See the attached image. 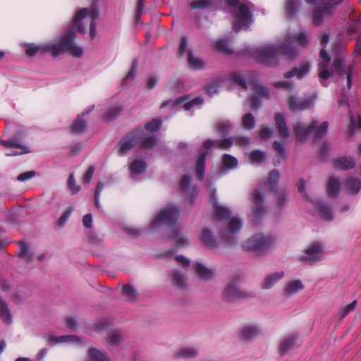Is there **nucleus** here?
<instances>
[{"mask_svg": "<svg viewBox=\"0 0 361 361\" xmlns=\"http://www.w3.org/2000/svg\"><path fill=\"white\" fill-rule=\"evenodd\" d=\"M89 13L88 8L80 10L75 15L73 26L61 38L58 43H48L41 46L29 45L26 49V54L30 56H35L37 52H51L54 57H57L64 52H69L74 57H80L83 54L82 49L74 43L76 30L83 32L85 29L82 26V20L86 18Z\"/></svg>", "mask_w": 361, "mask_h": 361, "instance_id": "f257e3e1", "label": "nucleus"}, {"mask_svg": "<svg viewBox=\"0 0 361 361\" xmlns=\"http://www.w3.org/2000/svg\"><path fill=\"white\" fill-rule=\"evenodd\" d=\"M296 42L298 45L305 47L309 43L307 34L305 32L295 34L286 39L282 45L276 47L274 45H269L257 51V59L261 63L268 66H276L279 63V55L288 59H294L297 56V49L294 45Z\"/></svg>", "mask_w": 361, "mask_h": 361, "instance_id": "f03ea898", "label": "nucleus"}, {"mask_svg": "<svg viewBox=\"0 0 361 361\" xmlns=\"http://www.w3.org/2000/svg\"><path fill=\"white\" fill-rule=\"evenodd\" d=\"M180 208L175 205H169L163 208L157 214V217L151 222L149 228L154 231L162 224H167L171 226V233L169 238L174 239L178 237L179 230L174 226L179 217Z\"/></svg>", "mask_w": 361, "mask_h": 361, "instance_id": "7ed1b4c3", "label": "nucleus"}, {"mask_svg": "<svg viewBox=\"0 0 361 361\" xmlns=\"http://www.w3.org/2000/svg\"><path fill=\"white\" fill-rule=\"evenodd\" d=\"M230 8H236L237 10L233 12L234 19L232 27L234 32H239L243 27L249 26L252 18L251 7L253 4L249 1L240 3V0H225Z\"/></svg>", "mask_w": 361, "mask_h": 361, "instance_id": "20e7f679", "label": "nucleus"}, {"mask_svg": "<svg viewBox=\"0 0 361 361\" xmlns=\"http://www.w3.org/2000/svg\"><path fill=\"white\" fill-rule=\"evenodd\" d=\"M293 128L297 142L305 140L309 135H314L315 139L321 140L327 133L329 123L324 121L318 126V121L314 120L307 126L296 123Z\"/></svg>", "mask_w": 361, "mask_h": 361, "instance_id": "39448f33", "label": "nucleus"}, {"mask_svg": "<svg viewBox=\"0 0 361 361\" xmlns=\"http://www.w3.org/2000/svg\"><path fill=\"white\" fill-rule=\"evenodd\" d=\"M240 282L241 279L240 277H235L228 281L222 293L224 301L231 302L234 300L245 298L248 296L247 293L240 289Z\"/></svg>", "mask_w": 361, "mask_h": 361, "instance_id": "423d86ee", "label": "nucleus"}, {"mask_svg": "<svg viewBox=\"0 0 361 361\" xmlns=\"http://www.w3.org/2000/svg\"><path fill=\"white\" fill-rule=\"evenodd\" d=\"M111 321L109 319H102L92 327V330L98 333L109 331L106 336V341L110 345H116L121 343L122 336L118 330H111Z\"/></svg>", "mask_w": 361, "mask_h": 361, "instance_id": "0eeeda50", "label": "nucleus"}, {"mask_svg": "<svg viewBox=\"0 0 361 361\" xmlns=\"http://www.w3.org/2000/svg\"><path fill=\"white\" fill-rule=\"evenodd\" d=\"M274 239L262 234L256 235L244 243L243 247L247 251L261 252L269 248Z\"/></svg>", "mask_w": 361, "mask_h": 361, "instance_id": "6e6552de", "label": "nucleus"}, {"mask_svg": "<svg viewBox=\"0 0 361 361\" xmlns=\"http://www.w3.org/2000/svg\"><path fill=\"white\" fill-rule=\"evenodd\" d=\"M324 247L322 243L316 242L310 245L300 257V261L303 263L312 264L321 261L323 256Z\"/></svg>", "mask_w": 361, "mask_h": 361, "instance_id": "1a4fd4ad", "label": "nucleus"}, {"mask_svg": "<svg viewBox=\"0 0 361 361\" xmlns=\"http://www.w3.org/2000/svg\"><path fill=\"white\" fill-rule=\"evenodd\" d=\"M242 221L238 217L230 218L228 228L221 230L220 235L227 245H231L235 243L234 234L237 233L242 228Z\"/></svg>", "mask_w": 361, "mask_h": 361, "instance_id": "9d476101", "label": "nucleus"}, {"mask_svg": "<svg viewBox=\"0 0 361 361\" xmlns=\"http://www.w3.org/2000/svg\"><path fill=\"white\" fill-rule=\"evenodd\" d=\"M315 99V96L300 99L294 95H290L287 97V105L292 111H304L311 108Z\"/></svg>", "mask_w": 361, "mask_h": 361, "instance_id": "9b49d317", "label": "nucleus"}, {"mask_svg": "<svg viewBox=\"0 0 361 361\" xmlns=\"http://www.w3.org/2000/svg\"><path fill=\"white\" fill-rule=\"evenodd\" d=\"M135 132H136L137 143L140 149H149L154 146L157 142L154 135L145 133V130L141 127L135 129Z\"/></svg>", "mask_w": 361, "mask_h": 361, "instance_id": "f8f14e48", "label": "nucleus"}, {"mask_svg": "<svg viewBox=\"0 0 361 361\" xmlns=\"http://www.w3.org/2000/svg\"><path fill=\"white\" fill-rule=\"evenodd\" d=\"M137 145L136 132L133 130L126 134L118 142V154L123 155Z\"/></svg>", "mask_w": 361, "mask_h": 361, "instance_id": "ddd939ff", "label": "nucleus"}, {"mask_svg": "<svg viewBox=\"0 0 361 361\" xmlns=\"http://www.w3.org/2000/svg\"><path fill=\"white\" fill-rule=\"evenodd\" d=\"M252 201L254 207L252 208V216L255 221H257L265 213L264 207V195L261 191L256 190L252 193Z\"/></svg>", "mask_w": 361, "mask_h": 361, "instance_id": "4468645a", "label": "nucleus"}, {"mask_svg": "<svg viewBox=\"0 0 361 361\" xmlns=\"http://www.w3.org/2000/svg\"><path fill=\"white\" fill-rule=\"evenodd\" d=\"M48 341L54 344H59L63 343H73L77 347H83L86 342L80 336L76 335H64L58 337L49 335Z\"/></svg>", "mask_w": 361, "mask_h": 361, "instance_id": "2eb2a0df", "label": "nucleus"}, {"mask_svg": "<svg viewBox=\"0 0 361 361\" xmlns=\"http://www.w3.org/2000/svg\"><path fill=\"white\" fill-rule=\"evenodd\" d=\"M334 11V8L330 4H325L322 7L316 8L312 14L313 23L314 26H319L326 16H331Z\"/></svg>", "mask_w": 361, "mask_h": 361, "instance_id": "dca6fc26", "label": "nucleus"}, {"mask_svg": "<svg viewBox=\"0 0 361 361\" xmlns=\"http://www.w3.org/2000/svg\"><path fill=\"white\" fill-rule=\"evenodd\" d=\"M333 69L339 75H347V85L348 89H350L352 87V74L353 71V65H350L348 68H345L343 66V61L341 59L338 58L334 59L332 63Z\"/></svg>", "mask_w": 361, "mask_h": 361, "instance_id": "f3484780", "label": "nucleus"}, {"mask_svg": "<svg viewBox=\"0 0 361 361\" xmlns=\"http://www.w3.org/2000/svg\"><path fill=\"white\" fill-rule=\"evenodd\" d=\"M215 191H212L210 194L211 200L214 208V217L216 220L224 221L229 219L231 216V212L226 207L220 206L215 200Z\"/></svg>", "mask_w": 361, "mask_h": 361, "instance_id": "a211bd4d", "label": "nucleus"}, {"mask_svg": "<svg viewBox=\"0 0 361 361\" xmlns=\"http://www.w3.org/2000/svg\"><path fill=\"white\" fill-rule=\"evenodd\" d=\"M233 143L234 140L233 137H228L224 140H217L216 142L208 139L204 142L203 147L205 149H209L214 145H216V147L219 149H229Z\"/></svg>", "mask_w": 361, "mask_h": 361, "instance_id": "6ab92c4d", "label": "nucleus"}, {"mask_svg": "<svg viewBox=\"0 0 361 361\" xmlns=\"http://www.w3.org/2000/svg\"><path fill=\"white\" fill-rule=\"evenodd\" d=\"M200 240L204 246L210 250H214L218 247V243L212 231L208 228H204L202 231Z\"/></svg>", "mask_w": 361, "mask_h": 361, "instance_id": "aec40b11", "label": "nucleus"}, {"mask_svg": "<svg viewBox=\"0 0 361 361\" xmlns=\"http://www.w3.org/2000/svg\"><path fill=\"white\" fill-rule=\"evenodd\" d=\"M310 69V66L307 63H304L298 67L293 68L291 71L284 73L285 78H291L296 77L298 79L302 78L308 73Z\"/></svg>", "mask_w": 361, "mask_h": 361, "instance_id": "412c9836", "label": "nucleus"}, {"mask_svg": "<svg viewBox=\"0 0 361 361\" xmlns=\"http://www.w3.org/2000/svg\"><path fill=\"white\" fill-rule=\"evenodd\" d=\"M355 166V161L350 157H341L334 160V167L338 170L346 171Z\"/></svg>", "mask_w": 361, "mask_h": 361, "instance_id": "4be33fe9", "label": "nucleus"}, {"mask_svg": "<svg viewBox=\"0 0 361 361\" xmlns=\"http://www.w3.org/2000/svg\"><path fill=\"white\" fill-rule=\"evenodd\" d=\"M274 120L279 135L283 138L290 137V131L282 114H275Z\"/></svg>", "mask_w": 361, "mask_h": 361, "instance_id": "5701e85b", "label": "nucleus"}, {"mask_svg": "<svg viewBox=\"0 0 361 361\" xmlns=\"http://www.w3.org/2000/svg\"><path fill=\"white\" fill-rule=\"evenodd\" d=\"M300 0H286L285 3V13L287 18L293 20L296 18L300 8Z\"/></svg>", "mask_w": 361, "mask_h": 361, "instance_id": "b1692460", "label": "nucleus"}, {"mask_svg": "<svg viewBox=\"0 0 361 361\" xmlns=\"http://www.w3.org/2000/svg\"><path fill=\"white\" fill-rule=\"evenodd\" d=\"M341 181L334 176H331L326 185V192L330 197H336L341 191Z\"/></svg>", "mask_w": 361, "mask_h": 361, "instance_id": "393cba45", "label": "nucleus"}, {"mask_svg": "<svg viewBox=\"0 0 361 361\" xmlns=\"http://www.w3.org/2000/svg\"><path fill=\"white\" fill-rule=\"evenodd\" d=\"M208 152L207 151H202L200 152L196 161V176L199 180H202L204 176L205 162L206 157Z\"/></svg>", "mask_w": 361, "mask_h": 361, "instance_id": "a878e982", "label": "nucleus"}, {"mask_svg": "<svg viewBox=\"0 0 361 361\" xmlns=\"http://www.w3.org/2000/svg\"><path fill=\"white\" fill-rule=\"evenodd\" d=\"M296 339V336L290 335L282 340L279 348V353L280 356H284L289 352L294 345Z\"/></svg>", "mask_w": 361, "mask_h": 361, "instance_id": "bb28decb", "label": "nucleus"}, {"mask_svg": "<svg viewBox=\"0 0 361 361\" xmlns=\"http://www.w3.org/2000/svg\"><path fill=\"white\" fill-rule=\"evenodd\" d=\"M89 114V110H86L81 115H79L78 118L74 121L72 126V131L74 133H81L85 130H86L87 127V121L84 120L82 118L84 116L87 115Z\"/></svg>", "mask_w": 361, "mask_h": 361, "instance_id": "cd10ccee", "label": "nucleus"}, {"mask_svg": "<svg viewBox=\"0 0 361 361\" xmlns=\"http://www.w3.org/2000/svg\"><path fill=\"white\" fill-rule=\"evenodd\" d=\"M18 245L20 247L18 257L27 263L31 262L33 260V253L28 245L23 241L18 242Z\"/></svg>", "mask_w": 361, "mask_h": 361, "instance_id": "c85d7f7f", "label": "nucleus"}, {"mask_svg": "<svg viewBox=\"0 0 361 361\" xmlns=\"http://www.w3.org/2000/svg\"><path fill=\"white\" fill-rule=\"evenodd\" d=\"M345 188L348 192L356 195L361 189V180L359 178L350 177L346 180Z\"/></svg>", "mask_w": 361, "mask_h": 361, "instance_id": "c756f323", "label": "nucleus"}, {"mask_svg": "<svg viewBox=\"0 0 361 361\" xmlns=\"http://www.w3.org/2000/svg\"><path fill=\"white\" fill-rule=\"evenodd\" d=\"M284 276L283 271H278L267 276L262 285L263 289H269L280 279Z\"/></svg>", "mask_w": 361, "mask_h": 361, "instance_id": "7c9ffc66", "label": "nucleus"}, {"mask_svg": "<svg viewBox=\"0 0 361 361\" xmlns=\"http://www.w3.org/2000/svg\"><path fill=\"white\" fill-rule=\"evenodd\" d=\"M196 274L197 276L204 280H209L214 276V271L207 268L201 263L196 264Z\"/></svg>", "mask_w": 361, "mask_h": 361, "instance_id": "2f4dec72", "label": "nucleus"}, {"mask_svg": "<svg viewBox=\"0 0 361 361\" xmlns=\"http://www.w3.org/2000/svg\"><path fill=\"white\" fill-rule=\"evenodd\" d=\"M316 207H317L323 219L325 221H331L333 219V213L326 203L324 202H317L316 203Z\"/></svg>", "mask_w": 361, "mask_h": 361, "instance_id": "473e14b6", "label": "nucleus"}, {"mask_svg": "<svg viewBox=\"0 0 361 361\" xmlns=\"http://www.w3.org/2000/svg\"><path fill=\"white\" fill-rule=\"evenodd\" d=\"M0 317L6 324H11L13 321L11 311L4 300L0 299Z\"/></svg>", "mask_w": 361, "mask_h": 361, "instance_id": "72a5a7b5", "label": "nucleus"}, {"mask_svg": "<svg viewBox=\"0 0 361 361\" xmlns=\"http://www.w3.org/2000/svg\"><path fill=\"white\" fill-rule=\"evenodd\" d=\"M260 334V329L255 325L245 326L241 331L243 339L249 340Z\"/></svg>", "mask_w": 361, "mask_h": 361, "instance_id": "f704fd0d", "label": "nucleus"}, {"mask_svg": "<svg viewBox=\"0 0 361 361\" xmlns=\"http://www.w3.org/2000/svg\"><path fill=\"white\" fill-rule=\"evenodd\" d=\"M187 61L190 68L192 70H201L204 67V61L199 58H195L190 50L188 51Z\"/></svg>", "mask_w": 361, "mask_h": 361, "instance_id": "c9c22d12", "label": "nucleus"}, {"mask_svg": "<svg viewBox=\"0 0 361 361\" xmlns=\"http://www.w3.org/2000/svg\"><path fill=\"white\" fill-rule=\"evenodd\" d=\"M252 90L262 98L269 99L270 93L269 89L261 85L257 80H253L250 82Z\"/></svg>", "mask_w": 361, "mask_h": 361, "instance_id": "e433bc0d", "label": "nucleus"}, {"mask_svg": "<svg viewBox=\"0 0 361 361\" xmlns=\"http://www.w3.org/2000/svg\"><path fill=\"white\" fill-rule=\"evenodd\" d=\"M304 288L302 282L300 280H293L288 282L284 289L286 295H294L299 290H302Z\"/></svg>", "mask_w": 361, "mask_h": 361, "instance_id": "4c0bfd02", "label": "nucleus"}, {"mask_svg": "<svg viewBox=\"0 0 361 361\" xmlns=\"http://www.w3.org/2000/svg\"><path fill=\"white\" fill-rule=\"evenodd\" d=\"M280 178L279 172L274 169L269 173L267 185L269 188L270 191H276Z\"/></svg>", "mask_w": 361, "mask_h": 361, "instance_id": "58836bf2", "label": "nucleus"}, {"mask_svg": "<svg viewBox=\"0 0 361 361\" xmlns=\"http://www.w3.org/2000/svg\"><path fill=\"white\" fill-rule=\"evenodd\" d=\"M123 106L121 105H116L110 107L104 114V118L106 121L114 120L122 111Z\"/></svg>", "mask_w": 361, "mask_h": 361, "instance_id": "ea45409f", "label": "nucleus"}, {"mask_svg": "<svg viewBox=\"0 0 361 361\" xmlns=\"http://www.w3.org/2000/svg\"><path fill=\"white\" fill-rule=\"evenodd\" d=\"M147 169L145 161L142 159H135L130 164V170L133 174H139L144 172Z\"/></svg>", "mask_w": 361, "mask_h": 361, "instance_id": "a19ab883", "label": "nucleus"}, {"mask_svg": "<svg viewBox=\"0 0 361 361\" xmlns=\"http://www.w3.org/2000/svg\"><path fill=\"white\" fill-rule=\"evenodd\" d=\"M229 79L243 89L246 90L247 87V82L245 76L241 72H233L229 75Z\"/></svg>", "mask_w": 361, "mask_h": 361, "instance_id": "79ce46f5", "label": "nucleus"}, {"mask_svg": "<svg viewBox=\"0 0 361 361\" xmlns=\"http://www.w3.org/2000/svg\"><path fill=\"white\" fill-rule=\"evenodd\" d=\"M122 294L128 301L133 302L136 300L137 294L131 285L126 284L122 288Z\"/></svg>", "mask_w": 361, "mask_h": 361, "instance_id": "37998d69", "label": "nucleus"}, {"mask_svg": "<svg viewBox=\"0 0 361 361\" xmlns=\"http://www.w3.org/2000/svg\"><path fill=\"white\" fill-rule=\"evenodd\" d=\"M99 0H92V39L96 35V25L93 20L99 17V11L97 8V4Z\"/></svg>", "mask_w": 361, "mask_h": 361, "instance_id": "c03bdc74", "label": "nucleus"}, {"mask_svg": "<svg viewBox=\"0 0 361 361\" xmlns=\"http://www.w3.org/2000/svg\"><path fill=\"white\" fill-rule=\"evenodd\" d=\"M232 128V125L228 121H219L216 123V130L221 135L228 134Z\"/></svg>", "mask_w": 361, "mask_h": 361, "instance_id": "a18cd8bd", "label": "nucleus"}, {"mask_svg": "<svg viewBox=\"0 0 361 361\" xmlns=\"http://www.w3.org/2000/svg\"><path fill=\"white\" fill-rule=\"evenodd\" d=\"M173 283L180 290L186 288L185 278L178 271H174L173 273Z\"/></svg>", "mask_w": 361, "mask_h": 361, "instance_id": "49530a36", "label": "nucleus"}, {"mask_svg": "<svg viewBox=\"0 0 361 361\" xmlns=\"http://www.w3.org/2000/svg\"><path fill=\"white\" fill-rule=\"evenodd\" d=\"M356 129H361V117L360 116H358L357 118H350L348 129V133L349 136L352 137L354 135Z\"/></svg>", "mask_w": 361, "mask_h": 361, "instance_id": "de8ad7c7", "label": "nucleus"}, {"mask_svg": "<svg viewBox=\"0 0 361 361\" xmlns=\"http://www.w3.org/2000/svg\"><path fill=\"white\" fill-rule=\"evenodd\" d=\"M198 354V351L195 349L194 348H191V347H185V348H181L178 354H177V357H181V358H190V357H196Z\"/></svg>", "mask_w": 361, "mask_h": 361, "instance_id": "09e8293b", "label": "nucleus"}, {"mask_svg": "<svg viewBox=\"0 0 361 361\" xmlns=\"http://www.w3.org/2000/svg\"><path fill=\"white\" fill-rule=\"evenodd\" d=\"M214 1L212 0H194L190 4L192 9H203L213 6Z\"/></svg>", "mask_w": 361, "mask_h": 361, "instance_id": "8fccbe9b", "label": "nucleus"}, {"mask_svg": "<svg viewBox=\"0 0 361 361\" xmlns=\"http://www.w3.org/2000/svg\"><path fill=\"white\" fill-rule=\"evenodd\" d=\"M223 165L227 169H233L238 165V161L235 157L232 155L225 154L222 157Z\"/></svg>", "mask_w": 361, "mask_h": 361, "instance_id": "3c124183", "label": "nucleus"}, {"mask_svg": "<svg viewBox=\"0 0 361 361\" xmlns=\"http://www.w3.org/2000/svg\"><path fill=\"white\" fill-rule=\"evenodd\" d=\"M243 126L246 130H252L255 125V121L253 115L251 113H247L243 117Z\"/></svg>", "mask_w": 361, "mask_h": 361, "instance_id": "603ef678", "label": "nucleus"}, {"mask_svg": "<svg viewBox=\"0 0 361 361\" xmlns=\"http://www.w3.org/2000/svg\"><path fill=\"white\" fill-rule=\"evenodd\" d=\"M92 361H109V358L104 352L92 348Z\"/></svg>", "mask_w": 361, "mask_h": 361, "instance_id": "864d4df0", "label": "nucleus"}, {"mask_svg": "<svg viewBox=\"0 0 361 361\" xmlns=\"http://www.w3.org/2000/svg\"><path fill=\"white\" fill-rule=\"evenodd\" d=\"M214 49L221 53L231 54L233 51L228 47L225 40H218L215 42Z\"/></svg>", "mask_w": 361, "mask_h": 361, "instance_id": "5fc2aeb1", "label": "nucleus"}, {"mask_svg": "<svg viewBox=\"0 0 361 361\" xmlns=\"http://www.w3.org/2000/svg\"><path fill=\"white\" fill-rule=\"evenodd\" d=\"M357 305V301L354 300L347 306L341 308L338 312V316L341 320L344 319L350 312L355 310Z\"/></svg>", "mask_w": 361, "mask_h": 361, "instance_id": "6e6d98bb", "label": "nucleus"}, {"mask_svg": "<svg viewBox=\"0 0 361 361\" xmlns=\"http://www.w3.org/2000/svg\"><path fill=\"white\" fill-rule=\"evenodd\" d=\"M74 208L73 207H69L67 208L61 214L60 218L58 220V226L59 228H62L65 226L68 219L71 216V214L73 212Z\"/></svg>", "mask_w": 361, "mask_h": 361, "instance_id": "4d7b16f0", "label": "nucleus"}, {"mask_svg": "<svg viewBox=\"0 0 361 361\" xmlns=\"http://www.w3.org/2000/svg\"><path fill=\"white\" fill-rule=\"evenodd\" d=\"M266 154L261 150H253L250 152V159L252 162L260 163L265 159Z\"/></svg>", "mask_w": 361, "mask_h": 361, "instance_id": "13d9d810", "label": "nucleus"}, {"mask_svg": "<svg viewBox=\"0 0 361 361\" xmlns=\"http://www.w3.org/2000/svg\"><path fill=\"white\" fill-rule=\"evenodd\" d=\"M67 328L71 331H76L79 328L78 319L74 316H68L65 319Z\"/></svg>", "mask_w": 361, "mask_h": 361, "instance_id": "bf43d9fd", "label": "nucleus"}, {"mask_svg": "<svg viewBox=\"0 0 361 361\" xmlns=\"http://www.w3.org/2000/svg\"><path fill=\"white\" fill-rule=\"evenodd\" d=\"M67 183L73 195L77 194L80 190V186L76 183L73 173L69 176Z\"/></svg>", "mask_w": 361, "mask_h": 361, "instance_id": "052dcab7", "label": "nucleus"}, {"mask_svg": "<svg viewBox=\"0 0 361 361\" xmlns=\"http://www.w3.org/2000/svg\"><path fill=\"white\" fill-rule=\"evenodd\" d=\"M161 126V121L159 119H153L145 125V129L149 132L153 133L158 131Z\"/></svg>", "mask_w": 361, "mask_h": 361, "instance_id": "680f3d73", "label": "nucleus"}, {"mask_svg": "<svg viewBox=\"0 0 361 361\" xmlns=\"http://www.w3.org/2000/svg\"><path fill=\"white\" fill-rule=\"evenodd\" d=\"M273 148L276 152L280 159L283 160L286 159L285 148L281 142L274 141L273 143Z\"/></svg>", "mask_w": 361, "mask_h": 361, "instance_id": "e2e57ef3", "label": "nucleus"}, {"mask_svg": "<svg viewBox=\"0 0 361 361\" xmlns=\"http://www.w3.org/2000/svg\"><path fill=\"white\" fill-rule=\"evenodd\" d=\"M319 55L321 61L319 63V66L325 68V66H329L331 58L329 56L327 51L324 49H322L320 50Z\"/></svg>", "mask_w": 361, "mask_h": 361, "instance_id": "0e129e2a", "label": "nucleus"}, {"mask_svg": "<svg viewBox=\"0 0 361 361\" xmlns=\"http://www.w3.org/2000/svg\"><path fill=\"white\" fill-rule=\"evenodd\" d=\"M287 200V195L286 193L284 191H279L276 193V206L279 208H282L284 207L286 202Z\"/></svg>", "mask_w": 361, "mask_h": 361, "instance_id": "69168bd1", "label": "nucleus"}, {"mask_svg": "<svg viewBox=\"0 0 361 361\" xmlns=\"http://www.w3.org/2000/svg\"><path fill=\"white\" fill-rule=\"evenodd\" d=\"M234 143L239 147H245L250 142V140L246 136L233 137Z\"/></svg>", "mask_w": 361, "mask_h": 361, "instance_id": "338daca9", "label": "nucleus"}, {"mask_svg": "<svg viewBox=\"0 0 361 361\" xmlns=\"http://www.w3.org/2000/svg\"><path fill=\"white\" fill-rule=\"evenodd\" d=\"M188 47V39L186 37H181L180 40V44L178 47V55L179 57H182L187 49Z\"/></svg>", "mask_w": 361, "mask_h": 361, "instance_id": "774afa93", "label": "nucleus"}]
</instances>
